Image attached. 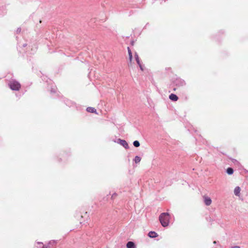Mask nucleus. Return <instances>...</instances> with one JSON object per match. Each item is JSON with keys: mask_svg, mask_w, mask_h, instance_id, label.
Returning <instances> with one entry per match:
<instances>
[{"mask_svg": "<svg viewBox=\"0 0 248 248\" xmlns=\"http://www.w3.org/2000/svg\"><path fill=\"white\" fill-rule=\"evenodd\" d=\"M159 221L163 227H167L169 222V214L168 213H163L159 217Z\"/></svg>", "mask_w": 248, "mask_h": 248, "instance_id": "obj_1", "label": "nucleus"}, {"mask_svg": "<svg viewBox=\"0 0 248 248\" xmlns=\"http://www.w3.org/2000/svg\"><path fill=\"white\" fill-rule=\"evenodd\" d=\"M9 85L10 88L14 91H18L21 87L20 83L16 80L11 81Z\"/></svg>", "mask_w": 248, "mask_h": 248, "instance_id": "obj_2", "label": "nucleus"}, {"mask_svg": "<svg viewBox=\"0 0 248 248\" xmlns=\"http://www.w3.org/2000/svg\"><path fill=\"white\" fill-rule=\"evenodd\" d=\"M174 84L177 87H181L185 85V82L184 80L177 78L174 81Z\"/></svg>", "mask_w": 248, "mask_h": 248, "instance_id": "obj_3", "label": "nucleus"}, {"mask_svg": "<svg viewBox=\"0 0 248 248\" xmlns=\"http://www.w3.org/2000/svg\"><path fill=\"white\" fill-rule=\"evenodd\" d=\"M118 143L120 144L122 146H123L125 149H128L129 146L127 142L124 140H121L119 139L118 140Z\"/></svg>", "mask_w": 248, "mask_h": 248, "instance_id": "obj_4", "label": "nucleus"}, {"mask_svg": "<svg viewBox=\"0 0 248 248\" xmlns=\"http://www.w3.org/2000/svg\"><path fill=\"white\" fill-rule=\"evenodd\" d=\"M204 203L206 205L208 206L211 204L212 200L210 198L208 197H204Z\"/></svg>", "mask_w": 248, "mask_h": 248, "instance_id": "obj_5", "label": "nucleus"}, {"mask_svg": "<svg viewBox=\"0 0 248 248\" xmlns=\"http://www.w3.org/2000/svg\"><path fill=\"white\" fill-rule=\"evenodd\" d=\"M169 98L172 100V101H176L178 100V96L175 94H173V93H171L170 96H169Z\"/></svg>", "mask_w": 248, "mask_h": 248, "instance_id": "obj_6", "label": "nucleus"}, {"mask_svg": "<svg viewBox=\"0 0 248 248\" xmlns=\"http://www.w3.org/2000/svg\"><path fill=\"white\" fill-rule=\"evenodd\" d=\"M127 248H136V246L134 242L129 241L126 244Z\"/></svg>", "mask_w": 248, "mask_h": 248, "instance_id": "obj_7", "label": "nucleus"}, {"mask_svg": "<svg viewBox=\"0 0 248 248\" xmlns=\"http://www.w3.org/2000/svg\"><path fill=\"white\" fill-rule=\"evenodd\" d=\"M148 236L150 238H155L158 236L157 234L153 231H151L148 233Z\"/></svg>", "mask_w": 248, "mask_h": 248, "instance_id": "obj_8", "label": "nucleus"}, {"mask_svg": "<svg viewBox=\"0 0 248 248\" xmlns=\"http://www.w3.org/2000/svg\"><path fill=\"white\" fill-rule=\"evenodd\" d=\"M240 190H241V189H240V187H239V186L235 187V188H234V194L236 196H239L240 195Z\"/></svg>", "mask_w": 248, "mask_h": 248, "instance_id": "obj_9", "label": "nucleus"}, {"mask_svg": "<svg viewBox=\"0 0 248 248\" xmlns=\"http://www.w3.org/2000/svg\"><path fill=\"white\" fill-rule=\"evenodd\" d=\"M86 110L89 112L96 113V110L94 108H93V107H88L87 108Z\"/></svg>", "mask_w": 248, "mask_h": 248, "instance_id": "obj_10", "label": "nucleus"}, {"mask_svg": "<svg viewBox=\"0 0 248 248\" xmlns=\"http://www.w3.org/2000/svg\"><path fill=\"white\" fill-rule=\"evenodd\" d=\"M226 172L228 174L231 175L233 173V170L232 168L229 167L227 169Z\"/></svg>", "mask_w": 248, "mask_h": 248, "instance_id": "obj_11", "label": "nucleus"}, {"mask_svg": "<svg viewBox=\"0 0 248 248\" xmlns=\"http://www.w3.org/2000/svg\"><path fill=\"white\" fill-rule=\"evenodd\" d=\"M141 160V158L139 156H136L134 158V161L136 163H139Z\"/></svg>", "mask_w": 248, "mask_h": 248, "instance_id": "obj_12", "label": "nucleus"}, {"mask_svg": "<svg viewBox=\"0 0 248 248\" xmlns=\"http://www.w3.org/2000/svg\"><path fill=\"white\" fill-rule=\"evenodd\" d=\"M133 145L136 147H138L140 146V142L138 140H135L133 142Z\"/></svg>", "mask_w": 248, "mask_h": 248, "instance_id": "obj_13", "label": "nucleus"}, {"mask_svg": "<svg viewBox=\"0 0 248 248\" xmlns=\"http://www.w3.org/2000/svg\"><path fill=\"white\" fill-rule=\"evenodd\" d=\"M127 49H128V55L129 56H132V52L130 49V48L129 47H127Z\"/></svg>", "mask_w": 248, "mask_h": 248, "instance_id": "obj_14", "label": "nucleus"}, {"mask_svg": "<svg viewBox=\"0 0 248 248\" xmlns=\"http://www.w3.org/2000/svg\"><path fill=\"white\" fill-rule=\"evenodd\" d=\"M135 60L136 61L140 60V58H139V56L137 53H136L135 54Z\"/></svg>", "mask_w": 248, "mask_h": 248, "instance_id": "obj_15", "label": "nucleus"}, {"mask_svg": "<svg viewBox=\"0 0 248 248\" xmlns=\"http://www.w3.org/2000/svg\"><path fill=\"white\" fill-rule=\"evenodd\" d=\"M21 29L20 28H18L16 30V33H19L21 32Z\"/></svg>", "mask_w": 248, "mask_h": 248, "instance_id": "obj_16", "label": "nucleus"}, {"mask_svg": "<svg viewBox=\"0 0 248 248\" xmlns=\"http://www.w3.org/2000/svg\"><path fill=\"white\" fill-rule=\"evenodd\" d=\"M117 196V194L114 193L112 194V196H111V198L113 199L116 196Z\"/></svg>", "mask_w": 248, "mask_h": 248, "instance_id": "obj_17", "label": "nucleus"}, {"mask_svg": "<svg viewBox=\"0 0 248 248\" xmlns=\"http://www.w3.org/2000/svg\"><path fill=\"white\" fill-rule=\"evenodd\" d=\"M137 63H138V64L139 65V66H140V65H141V63H140V60H138V61H137Z\"/></svg>", "mask_w": 248, "mask_h": 248, "instance_id": "obj_18", "label": "nucleus"}, {"mask_svg": "<svg viewBox=\"0 0 248 248\" xmlns=\"http://www.w3.org/2000/svg\"><path fill=\"white\" fill-rule=\"evenodd\" d=\"M139 67H140V70H141V71H143V66H142V65L141 64V65H140L139 66Z\"/></svg>", "mask_w": 248, "mask_h": 248, "instance_id": "obj_19", "label": "nucleus"}, {"mask_svg": "<svg viewBox=\"0 0 248 248\" xmlns=\"http://www.w3.org/2000/svg\"><path fill=\"white\" fill-rule=\"evenodd\" d=\"M129 61L130 62H131L132 61V55L131 56H129Z\"/></svg>", "mask_w": 248, "mask_h": 248, "instance_id": "obj_20", "label": "nucleus"}, {"mask_svg": "<svg viewBox=\"0 0 248 248\" xmlns=\"http://www.w3.org/2000/svg\"><path fill=\"white\" fill-rule=\"evenodd\" d=\"M232 248H240V247L239 246H234L232 247Z\"/></svg>", "mask_w": 248, "mask_h": 248, "instance_id": "obj_21", "label": "nucleus"}, {"mask_svg": "<svg viewBox=\"0 0 248 248\" xmlns=\"http://www.w3.org/2000/svg\"><path fill=\"white\" fill-rule=\"evenodd\" d=\"M27 46V44H24L23 45V47H25V46Z\"/></svg>", "mask_w": 248, "mask_h": 248, "instance_id": "obj_22", "label": "nucleus"}, {"mask_svg": "<svg viewBox=\"0 0 248 248\" xmlns=\"http://www.w3.org/2000/svg\"><path fill=\"white\" fill-rule=\"evenodd\" d=\"M51 92L55 93V91H54L53 89H52V90H51Z\"/></svg>", "mask_w": 248, "mask_h": 248, "instance_id": "obj_23", "label": "nucleus"}, {"mask_svg": "<svg viewBox=\"0 0 248 248\" xmlns=\"http://www.w3.org/2000/svg\"><path fill=\"white\" fill-rule=\"evenodd\" d=\"M213 243H214V244H216V243H217V241H214L213 242Z\"/></svg>", "mask_w": 248, "mask_h": 248, "instance_id": "obj_24", "label": "nucleus"}, {"mask_svg": "<svg viewBox=\"0 0 248 248\" xmlns=\"http://www.w3.org/2000/svg\"><path fill=\"white\" fill-rule=\"evenodd\" d=\"M42 248H47V247L43 246Z\"/></svg>", "mask_w": 248, "mask_h": 248, "instance_id": "obj_25", "label": "nucleus"}, {"mask_svg": "<svg viewBox=\"0 0 248 248\" xmlns=\"http://www.w3.org/2000/svg\"><path fill=\"white\" fill-rule=\"evenodd\" d=\"M176 90V88H174L173 90L175 91Z\"/></svg>", "mask_w": 248, "mask_h": 248, "instance_id": "obj_26", "label": "nucleus"}]
</instances>
